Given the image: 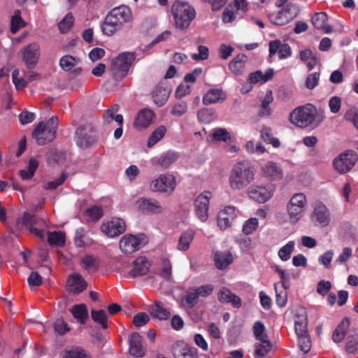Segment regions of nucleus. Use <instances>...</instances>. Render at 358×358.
Here are the masks:
<instances>
[{
    "label": "nucleus",
    "mask_w": 358,
    "mask_h": 358,
    "mask_svg": "<svg viewBox=\"0 0 358 358\" xmlns=\"http://www.w3.org/2000/svg\"><path fill=\"white\" fill-rule=\"evenodd\" d=\"M255 169L248 160L236 162L229 176V185L231 189L241 191L246 188L255 180Z\"/></svg>",
    "instance_id": "f257e3e1"
},
{
    "label": "nucleus",
    "mask_w": 358,
    "mask_h": 358,
    "mask_svg": "<svg viewBox=\"0 0 358 358\" xmlns=\"http://www.w3.org/2000/svg\"><path fill=\"white\" fill-rule=\"evenodd\" d=\"M131 20L132 12L127 6L116 7L106 16L101 24V30L105 35L112 36Z\"/></svg>",
    "instance_id": "f03ea898"
},
{
    "label": "nucleus",
    "mask_w": 358,
    "mask_h": 358,
    "mask_svg": "<svg viewBox=\"0 0 358 358\" xmlns=\"http://www.w3.org/2000/svg\"><path fill=\"white\" fill-rule=\"evenodd\" d=\"M324 115H317L315 106L308 103L293 110L289 115L290 122L300 128L317 127L324 120Z\"/></svg>",
    "instance_id": "7ed1b4c3"
},
{
    "label": "nucleus",
    "mask_w": 358,
    "mask_h": 358,
    "mask_svg": "<svg viewBox=\"0 0 358 358\" xmlns=\"http://www.w3.org/2000/svg\"><path fill=\"white\" fill-rule=\"evenodd\" d=\"M171 12L176 27L180 30L188 28L196 15L194 8L185 1H176L172 5Z\"/></svg>",
    "instance_id": "20e7f679"
},
{
    "label": "nucleus",
    "mask_w": 358,
    "mask_h": 358,
    "mask_svg": "<svg viewBox=\"0 0 358 358\" xmlns=\"http://www.w3.org/2000/svg\"><path fill=\"white\" fill-rule=\"evenodd\" d=\"M58 125V118L52 116L47 122L38 123L32 133V136L40 145L50 143L55 138Z\"/></svg>",
    "instance_id": "39448f33"
},
{
    "label": "nucleus",
    "mask_w": 358,
    "mask_h": 358,
    "mask_svg": "<svg viewBox=\"0 0 358 358\" xmlns=\"http://www.w3.org/2000/svg\"><path fill=\"white\" fill-rule=\"evenodd\" d=\"M308 206L306 196L301 192L294 194L289 199L286 210L291 224L297 223L303 216Z\"/></svg>",
    "instance_id": "423d86ee"
},
{
    "label": "nucleus",
    "mask_w": 358,
    "mask_h": 358,
    "mask_svg": "<svg viewBox=\"0 0 358 358\" xmlns=\"http://www.w3.org/2000/svg\"><path fill=\"white\" fill-rule=\"evenodd\" d=\"M136 58L134 52H122L111 60L109 71L115 80L124 78Z\"/></svg>",
    "instance_id": "0eeeda50"
},
{
    "label": "nucleus",
    "mask_w": 358,
    "mask_h": 358,
    "mask_svg": "<svg viewBox=\"0 0 358 358\" xmlns=\"http://www.w3.org/2000/svg\"><path fill=\"white\" fill-rule=\"evenodd\" d=\"M176 187V177L170 173H162L153 179L150 184L152 192L161 193H172Z\"/></svg>",
    "instance_id": "6e6552de"
},
{
    "label": "nucleus",
    "mask_w": 358,
    "mask_h": 358,
    "mask_svg": "<svg viewBox=\"0 0 358 358\" xmlns=\"http://www.w3.org/2000/svg\"><path fill=\"white\" fill-rule=\"evenodd\" d=\"M299 13V9L296 4L289 3L281 10L269 14L268 17L273 24L283 26L295 18Z\"/></svg>",
    "instance_id": "1a4fd4ad"
},
{
    "label": "nucleus",
    "mask_w": 358,
    "mask_h": 358,
    "mask_svg": "<svg viewBox=\"0 0 358 358\" xmlns=\"http://www.w3.org/2000/svg\"><path fill=\"white\" fill-rule=\"evenodd\" d=\"M275 188L271 185H252L247 191L250 199L264 203L268 201L273 195Z\"/></svg>",
    "instance_id": "9d476101"
},
{
    "label": "nucleus",
    "mask_w": 358,
    "mask_h": 358,
    "mask_svg": "<svg viewBox=\"0 0 358 358\" xmlns=\"http://www.w3.org/2000/svg\"><path fill=\"white\" fill-rule=\"evenodd\" d=\"M20 54L27 68L32 69L36 66L41 55L40 45L36 42L31 43L24 47Z\"/></svg>",
    "instance_id": "9b49d317"
},
{
    "label": "nucleus",
    "mask_w": 358,
    "mask_h": 358,
    "mask_svg": "<svg viewBox=\"0 0 358 358\" xmlns=\"http://www.w3.org/2000/svg\"><path fill=\"white\" fill-rule=\"evenodd\" d=\"M357 160V155L353 151H348L334 160V167L338 173H345L354 166Z\"/></svg>",
    "instance_id": "f8f14e48"
},
{
    "label": "nucleus",
    "mask_w": 358,
    "mask_h": 358,
    "mask_svg": "<svg viewBox=\"0 0 358 358\" xmlns=\"http://www.w3.org/2000/svg\"><path fill=\"white\" fill-rule=\"evenodd\" d=\"M100 229L108 237L114 238L125 231L126 223L122 219L113 217L110 221L103 222Z\"/></svg>",
    "instance_id": "ddd939ff"
},
{
    "label": "nucleus",
    "mask_w": 358,
    "mask_h": 358,
    "mask_svg": "<svg viewBox=\"0 0 358 358\" xmlns=\"http://www.w3.org/2000/svg\"><path fill=\"white\" fill-rule=\"evenodd\" d=\"M211 197L210 192H203L194 201V208L196 216L201 222H206L208 217L209 200Z\"/></svg>",
    "instance_id": "4468645a"
},
{
    "label": "nucleus",
    "mask_w": 358,
    "mask_h": 358,
    "mask_svg": "<svg viewBox=\"0 0 358 358\" xmlns=\"http://www.w3.org/2000/svg\"><path fill=\"white\" fill-rule=\"evenodd\" d=\"M171 90V85L166 80L159 83L152 92V98L155 103L158 106H164L169 99Z\"/></svg>",
    "instance_id": "2eb2a0df"
},
{
    "label": "nucleus",
    "mask_w": 358,
    "mask_h": 358,
    "mask_svg": "<svg viewBox=\"0 0 358 358\" xmlns=\"http://www.w3.org/2000/svg\"><path fill=\"white\" fill-rule=\"evenodd\" d=\"M312 221L320 227H326L330 222V213L324 204L316 202L311 216Z\"/></svg>",
    "instance_id": "dca6fc26"
},
{
    "label": "nucleus",
    "mask_w": 358,
    "mask_h": 358,
    "mask_svg": "<svg viewBox=\"0 0 358 358\" xmlns=\"http://www.w3.org/2000/svg\"><path fill=\"white\" fill-rule=\"evenodd\" d=\"M119 245L123 253L131 254L140 249L141 240L136 236L126 234L121 238Z\"/></svg>",
    "instance_id": "f3484780"
},
{
    "label": "nucleus",
    "mask_w": 358,
    "mask_h": 358,
    "mask_svg": "<svg viewBox=\"0 0 358 358\" xmlns=\"http://www.w3.org/2000/svg\"><path fill=\"white\" fill-rule=\"evenodd\" d=\"M236 217V208L232 206H226L217 215V225L222 229L231 227Z\"/></svg>",
    "instance_id": "a211bd4d"
},
{
    "label": "nucleus",
    "mask_w": 358,
    "mask_h": 358,
    "mask_svg": "<svg viewBox=\"0 0 358 358\" xmlns=\"http://www.w3.org/2000/svg\"><path fill=\"white\" fill-rule=\"evenodd\" d=\"M43 222L42 220H39L36 216L25 213L24 216L17 220V224L24 225L29 227V231L31 234H35L36 236L43 238H44V231L37 228L34 227L35 225H41Z\"/></svg>",
    "instance_id": "6ab92c4d"
},
{
    "label": "nucleus",
    "mask_w": 358,
    "mask_h": 358,
    "mask_svg": "<svg viewBox=\"0 0 358 358\" xmlns=\"http://www.w3.org/2000/svg\"><path fill=\"white\" fill-rule=\"evenodd\" d=\"M155 117V113L149 108H143L138 111L134 122V127L138 130L148 128Z\"/></svg>",
    "instance_id": "aec40b11"
},
{
    "label": "nucleus",
    "mask_w": 358,
    "mask_h": 358,
    "mask_svg": "<svg viewBox=\"0 0 358 358\" xmlns=\"http://www.w3.org/2000/svg\"><path fill=\"white\" fill-rule=\"evenodd\" d=\"M87 282L79 273H72L67 280L68 291L75 295L79 294L87 288Z\"/></svg>",
    "instance_id": "412c9836"
},
{
    "label": "nucleus",
    "mask_w": 358,
    "mask_h": 358,
    "mask_svg": "<svg viewBox=\"0 0 358 358\" xmlns=\"http://www.w3.org/2000/svg\"><path fill=\"white\" fill-rule=\"evenodd\" d=\"M278 52L280 59H285L292 55V50L287 43H282L279 40L272 41L269 43V56Z\"/></svg>",
    "instance_id": "4be33fe9"
},
{
    "label": "nucleus",
    "mask_w": 358,
    "mask_h": 358,
    "mask_svg": "<svg viewBox=\"0 0 358 358\" xmlns=\"http://www.w3.org/2000/svg\"><path fill=\"white\" fill-rule=\"evenodd\" d=\"M173 353L175 358H199L197 349L183 343H176Z\"/></svg>",
    "instance_id": "5701e85b"
},
{
    "label": "nucleus",
    "mask_w": 358,
    "mask_h": 358,
    "mask_svg": "<svg viewBox=\"0 0 358 358\" xmlns=\"http://www.w3.org/2000/svg\"><path fill=\"white\" fill-rule=\"evenodd\" d=\"M136 203L138 208L143 211L154 214H159L163 211V207L159 201L155 199L141 198L137 201Z\"/></svg>",
    "instance_id": "b1692460"
},
{
    "label": "nucleus",
    "mask_w": 358,
    "mask_h": 358,
    "mask_svg": "<svg viewBox=\"0 0 358 358\" xmlns=\"http://www.w3.org/2000/svg\"><path fill=\"white\" fill-rule=\"evenodd\" d=\"M150 264L145 257H138L133 263V268L128 273L129 276L135 278L148 273Z\"/></svg>",
    "instance_id": "393cba45"
},
{
    "label": "nucleus",
    "mask_w": 358,
    "mask_h": 358,
    "mask_svg": "<svg viewBox=\"0 0 358 358\" xmlns=\"http://www.w3.org/2000/svg\"><path fill=\"white\" fill-rule=\"evenodd\" d=\"M85 127H80L76 130L77 145L81 148H87L96 141V137L93 133H87Z\"/></svg>",
    "instance_id": "a878e982"
},
{
    "label": "nucleus",
    "mask_w": 358,
    "mask_h": 358,
    "mask_svg": "<svg viewBox=\"0 0 358 358\" xmlns=\"http://www.w3.org/2000/svg\"><path fill=\"white\" fill-rule=\"evenodd\" d=\"M178 158L176 152L168 151L159 157H152L150 159V164L152 166H160L164 169H167Z\"/></svg>",
    "instance_id": "bb28decb"
},
{
    "label": "nucleus",
    "mask_w": 358,
    "mask_h": 358,
    "mask_svg": "<svg viewBox=\"0 0 358 358\" xmlns=\"http://www.w3.org/2000/svg\"><path fill=\"white\" fill-rule=\"evenodd\" d=\"M129 353L134 357H142L145 350L142 345V337L138 333H133L129 337Z\"/></svg>",
    "instance_id": "cd10ccee"
},
{
    "label": "nucleus",
    "mask_w": 358,
    "mask_h": 358,
    "mask_svg": "<svg viewBox=\"0 0 358 358\" xmlns=\"http://www.w3.org/2000/svg\"><path fill=\"white\" fill-rule=\"evenodd\" d=\"M218 300L221 303H230L234 308H239L241 306V299L232 293L227 287H222L218 292Z\"/></svg>",
    "instance_id": "c85d7f7f"
},
{
    "label": "nucleus",
    "mask_w": 358,
    "mask_h": 358,
    "mask_svg": "<svg viewBox=\"0 0 358 358\" xmlns=\"http://www.w3.org/2000/svg\"><path fill=\"white\" fill-rule=\"evenodd\" d=\"M247 57L244 54L238 55L229 64L230 71L234 75H243L245 71Z\"/></svg>",
    "instance_id": "c756f323"
},
{
    "label": "nucleus",
    "mask_w": 358,
    "mask_h": 358,
    "mask_svg": "<svg viewBox=\"0 0 358 358\" xmlns=\"http://www.w3.org/2000/svg\"><path fill=\"white\" fill-rule=\"evenodd\" d=\"M328 17L326 13H315L312 17L311 22L313 26L325 34H329L332 31V27L327 24Z\"/></svg>",
    "instance_id": "7c9ffc66"
},
{
    "label": "nucleus",
    "mask_w": 358,
    "mask_h": 358,
    "mask_svg": "<svg viewBox=\"0 0 358 358\" xmlns=\"http://www.w3.org/2000/svg\"><path fill=\"white\" fill-rule=\"evenodd\" d=\"M214 261L216 268L223 270L232 263L234 257L229 251H217L214 255Z\"/></svg>",
    "instance_id": "2f4dec72"
},
{
    "label": "nucleus",
    "mask_w": 358,
    "mask_h": 358,
    "mask_svg": "<svg viewBox=\"0 0 358 358\" xmlns=\"http://www.w3.org/2000/svg\"><path fill=\"white\" fill-rule=\"evenodd\" d=\"M151 316L159 320H168L171 316L170 311L166 308L161 301H156L149 307Z\"/></svg>",
    "instance_id": "473e14b6"
},
{
    "label": "nucleus",
    "mask_w": 358,
    "mask_h": 358,
    "mask_svg": "<svg viewBox=\"0 0 358 358\" xmlns=\"http://www.w3.org/2000/svg\"><path fill=\"white\" fill-rule=\"evenodd\" d=\"M225 99L226 94L222 89H210L204 94L203 103L204 105H210Z\"/></svg>",
    "instance_id": "72a5a7b5"
},
{
    "label": "nucleus",
    "mask_w": 358,
    "mask_h": 358,
    "mask_svg": "<svg viewBox=\"0 0 358 358\" xmlns=\"http://www.w3.org/2000/svg\"><path fill=\"white\" fill-rule=\"evenodd\" d=\"M119 110V106L117 104H113L111 107L105 111L103 115V123L104 124H108L112 120L116 122L118 126L123 125V116L120 114H116Z\"/></svg>",
    "instance_id": "f704fd0d"
},
{
    "label": "nucleus",
    "mask_w": 358,
    "mask_h": 358,
    "mask_svg": "<svg viewBox=\"0 0 358 358\" xmlns=\"http://www.w3.org/2000/svg\"><path fill=\"white\" fill-rule=\"evenodd\" d=\"M350 325V320L348 317H345L342 320L333 332L332 340L334 342L340 343L344 339Z\"/></svg>",
    "instance_id": "c9c22d12"
},
{
    "label": "nucleus",
    "mask_w": 358,
    "mask_h": 358,
    "mask_svg": "<svg viewBox=\"0 0 358 358\" xmlns=\"http://www.w3.org/2000/svg\"><path fill=\"white\" fill-rule=\"evenodd\" d=\"M273 76V69H268L265 73H263L262 71H256L253 73H251L248 77V81L250 83L256 84V83H265L270 79H271Z\"/></svg>",
    "instance_id": "e433bc0d"
},
{
    "label": "nucleus",
    "mask_w": 358,
    "mask_h": 358,
    "mask_svg": "<svg viewBox=\"0 0 358 358\" xmlns=\"http://www.w3.org/2000/svg\"><path fill=\"white\" fill-rule=\"evenodd\" d=\"M194 236L195 231L194 230L187 229L180 236L177 249L180 251L187 250Z\"/></svg>",
    "instance_id": "4c0bfd02"
},
{
    "label": "nucleus",
    "mask_w": 358,
    "mask_h": 358,
    "mask_svg": "<svg viewBox=\"0 0 358 358\" xmlns=\"http://www.w3.org/2000/svg\"><path fill=\"white\" fill-rule=\"evenodd\" d=\"M299 58L301 62L306 63L309 70H312L317 63L316 57L310 49L301 50L299 53Z\"/></svg>",
    "instance_id": "58836bf2"
},
{
    "label": "nucleus",
    "mask_w": 358,
    "mask_h": 358,
    "mask_svg": "<svg viewBox=\"0 0 358 358\" xmlns=\"http://www.w3.org/2000/svg\"><path fill=\"white\" fill-rule=\"evenodd\" d=\"M66 241L65 234L62 231H49L48 233V242L50 245L62 247Z\"/></svg>",
    "instance_id": "ea45409f"
},
{
    "label": "nucleus",
    "mask_w": 358,
    "mask_h": 358,
    "mask_svg": "<svg viewBox=\"0 0 358 358\" xmlns=\"http://www.w3.org/2000/svg\"><path fill=\"white\" fill-rule=\"evenodd\" d=\"M166 127L164 125H160L157 127L149 137L147 146L148 148H152L153 145H155L157 142L163 138L166 133Z\"/></svg>",
    "instance_id": "a19ab883"
},
{
    "label": "nucleus",
    "mask_w": 358,
    "mask_h": 358,
    "mask_svg": "<svg viewBox=\"0 0 358 358\" xmlns=\"http://www.w3.org/2000/svg\"><path fill=\"white\" fill-rule=\"evenodd\" d=\"M86 231L83 227H79L76 230L74 243L78 247H85L92 243V240L86 236Z\"/></svg>",
    "instance_id": "79ce46f5"
},
{
    "label": "nucleus",
    "mask_w": 358,
    "mask_h": 358,
    "mask_svg": "<svg viewBox=\"0 0 358 358\" xmlns=\"http://www.w3.org/2000/svg\"><path fill=\"white\" fill-rule=\"evenodd\" d=\"M262 171L264 175L273 178L277 179L282 176L281 169L274 162H268L262 167Z\"/></svg>",
    "instance_id": "37998d69"
},
{
    "label": "nucleus",
    "mask_w": 358,
    "mask_h": 358,
    "mask_svg": "<svg viewBox=\"0 0 358 358\" xmlns=\"http://www.w3.org/2000/svg\"><path fill=\"white\" fill-rule=\"evenodd\" d=\"M80 61L78 57L66 55L59 59V65L64 71H69L76 66Z\"/></svg>",
    "instance_id": "c03bdc74"
},
{
    "label": "nucleus",
    "mask_w": 358,
    "mask_h": 358,
    "mask_svg": "<svg viewBox=\"0 0 358 358\" xmlns=\"http://www.w3.org/2000/svg\"><path fill=\"white\" fill-rule=\"evenodd\" d=\"M38 166V162L35 159H30L27 167L19 171V174L22 180H30L34 175L36 170Z\"/></svg>",
    "instance_id": "a18cd8bd"
},
{
    "label": "nucleus",
    "mask_w": 358,
    "mask_h": 358,
    "mask_svg": "<svg viewBox=\"0 0 358 358\" xmlns=\"http://www.w3.org/2000/svg\"><path fill=\"white\" fill-rule=\"evenodd\" d=\"M197 117L199 122L208 124L217 118V114L213 109L202 108L198 111Z\"/></svg>",
    "instance_id": "49530a36"
},
{
    "label": "nucleus",
    "mask_w": 358,
    "mask_h": 358,
    "mask_svg": "<svg viewBox=\"0 0 358 358\" xmlns=\"http://www.w3.org/2000/svg\"><path fill=\"white\" fill-rule=\"evenodd\" d=\"M81 264L83 267L89 273L95 272L99 268L98 259L96 257L89 255L85 256L82 259Z\"/></svg>",
    "instance_id": "de8ad7c7"
},
{
    "label": "nucleus",
    "mask_w": 358,
    "mask_h": 358,
    "mask_svg": "<svg viewBox=\"0 0 358 358\" xmlns=\"http://www.w3.org/2000/svg\"><path fill=\"white\" fill-rule=\"evenodd\" d=\"M25 22L21 17V12L19 10L15 11L10 20V30L13 34L17 33L21 28L24 27Z\"/></svg>",
    "instance_id": "09e8293b"
},
{
    "label": "nucleus",
    "mask_w": 358,
    "mask_h": 358,
    "mask_svg": "<svg viewBox=\"0 0 358 358\" xmlns=\"http://www.w3.org/2000/svg\"><path fill=\"white\" fill-rule=\"evenodd\" d=\"M91 314L94 322L99 324L103 329L108 328V317L104 310H92Z\"/></svg>",
    "instance_id": "8fccbe9b"
},
{
    "label": "nucleus",
    "mask_w": 358,
    "mask_h": 358,
    "mask_svg": "<svg viewBox=\"0 0 358 358\" xmlns=\"http://www.w3.org/2000/svg\"><path fill=\"white\" fill-rule=\"evenodd\" d=\"M295 332L299 336H303L308 334L307 332V317L306 315H303L301 317L297 316V319L294 321Z\"/></svg>",
    "instance_id": "3c124183"
},
{
    "label": "nucleus",
    "mask_w": 358,
    "mask_h": 358,
    "mask_svg": "<svg viewBox=\"0 0 358 358\" xmlns=\"http://www.w3.org/2000/svg\"><path fill=\"white\" fill-rule=\"evenodd\" d=\"M261 137L266 143L271 144L274 148H278L280 145V141L273 136L272 130L268 127H263L261 131Z\"/></svg>",
    "instance_id": "603ef678"
},
{
    "label": "nucleus",
    "mask_w": 358,
    "mask_h": 358,
    "mask_svg": "<svg viewBox=\"0 0 358 358\" xmlns=\"http://www.w3.org/2000/svg\"><path fill=\"white\" fill-rule=\"evenodd\" d=\"M71 313L73 314V317L81 323H84L85 320L87 317V307L85 304L73 306L71 309Z\"/></svg>",
    "instance_id": "864d4df0"
},
{
    "label": "nucleus",
    "mask_w": 358,
    "mask_h": 358,
    "mask_svg": "<svg viewBox=\"0 0 358 358\" xmlns=\"http://www.w3.org/2000/svg\"><path fill=\"white\" fill-rule=\"evenodd\" d=\"M295 243L294 241H289L282 246L278 251V256L281 260L286 262L290 259L291 255L294 251Z\"/></svg>",
    "instance_id": "5fc2aeb1"
},
{
    "label": "nucleus",
    "mask_w": 358,
    "mask_h": 358,
    "mask_svg": "<svg viewBox=\"0 0 358 358\" xmlns=\"http://www.w3.org/2000/svg\"><path fill=\"white\" fill-rule=\"evenodd\" d=\"M64 358H91L85 350L80 347H73L66 350Z\"/></svg>",
    "instance_id": "6e6d98bb"
},
{
    "label": "nucleus",
    "mask_w": 358,
    "mask_h": 358,
    "mask_svg": "<svg viewBox=\"0 0 358 358\" xmlns=\"http://www.w3.org/2000/svg\"><path fill=\"white\" fill-rule=\"evenodd\" d=\"M211 136L215 141L227 142L231 139V136L224 128H215L212 130Z\"/></svg>",
    "instance_id": "4d7b16f0"
},
{
    "label": "nucleus",
    "mask_w": 358,
    "mask_h": 358,
    "mask_svg": "<svg viewBox=\"0 0 358 358\" xmlns=\"http://www.w3.org/2000/svg\"><path fill=\"white\" fill-rule=\"evenodd\" d=\"M259 341L262 343L256 345L254 354L255 358L264 357L271 350V344L268 339Z\"/></svg>",
    "instance_id": "13d9d810"
},
{
    "label": "nucleus",
    "mask_w": 358,
    "mask_h": 358,
    "mask_svg": "<svg viewBox=\"0 0 358 358\" xmlns=\"http://www.w3.org/2000/svg\"><path fill=\"white\" fill-rule=\"evenodd\" d=\"M345 350L348 353H355L358 350V334H349L347 338Z\"/></svg>",
    "instance_id": "bf43d9fd"
},
{
    "label": "nucleus",
    "mask_w": 358,
    "mask_h": 358,
    "mask_svg": "<svg viewBox=\"0 0 358 358\" xmlns=\"http://www.w3.org/2000/svg\"><path fill=\"white\" fill-rule=\"evenodd\" d=\"M253 333L257 340L266 341L268 339V336L265 333V327L260 321H257L253 325Z\"/></svg>",
    "instance_id": "052dcab7"
},
{
    "label": "nucleus",
    "mask_w": 358,
    "mask_h": 358,
    "mask_svg": "<svg viewBox=\"0 0 358 358\" xmlns=\"http://www.w3.org/2000/svg\"><path fill=\"white\" fill-rule=\"evenodd\" d=\"M73 22V16L71 13L67 14L58 24L60 31L63 34L69 31L72 27Z\"/></svg>",
    "instance_id": "680f3d73"
},
{
    "label": "nucleus",
    "mask_w": 358,
    "mask_h": 358,
    "mask_svg": "<svg viewBox=\"0 0 358 358\" xmlns=\"http://www.w3.org/2000/svg\"><path fill=\"white\" fill-rule=\"evenodd\" d=\"M272 268L279 275L283 289H288L289 287V276L287 273L286 271L282 269L278 265H274Z\"/></svg>",
    "instance_id": "e2e57ef3"
},
{
    "label": "nucleus",
    "mask_w": 358,
    "mask_h": 358,
    "mask_svg": "<svg viewBox=\"0 0 358 358\" xmlns=\"http://www.w3.org/2000/svg\"><path fill=\"white\" fill-rule=\"evenodd\" d=\"M299 347L303 353H308L311 348V341L308 334L298 336Z\"/></svg>",
    "instance_id": "0e129e2a"
},
{
    "label": "nucleus",
    "mask_w": 358,
    "mask_h": 358,
    "mask_svg": "<svg viewBox=\"0 0 358 358\" xmlns=\"http://www.w3.org/2000/svg\"><path fill=\"white\" fill-rule=\"evenodd\" d=\"M344 118L348 122H351L358 129V108L353 107L349 109L345 114Z\"/></svg>",
    "instance_id": "69168bd1"
},
{
    "label": "nucleus",
    "mask_w": 358,
    "mask_h": 358,
    "mask_svg": "<svg viewBox=\"0 0 358 358\" xmlns=\"http://www.w3.org/2000/svg\"><path fill=\"white\" fill-rule=\"evenodd\" d=\"M198 53H194L192 58L194 61H204L208 58L209 50L207 46L200 45L198 47Z\"/></svg>",
    "instance_id": "338daca9"
},
{
    "label": "nucleus",
    "mask_w": 358,
    "mask_h": 358,
    "mask_svg": "<svg viewBox=\"0 0 358 358\" xmlns=\"http://www.w3.org/2000/svg\"><path fill=\"white\" fill-rule=\"evenodd\" d=\"M187 110V103L185 101H180L173 106L170 113L174 116L180 117L185 113Z\"/></svg>",
    "instance_id": "774afa93"
}]
</instances>
